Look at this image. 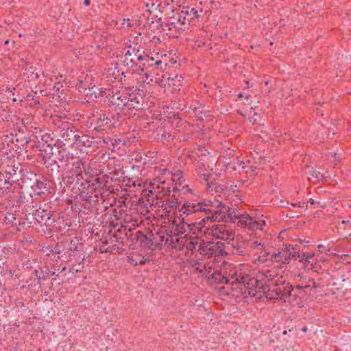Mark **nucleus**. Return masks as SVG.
Returning <instances> with one entry per match:
<instances>
[{"label":"nucleus","mask_w":351,"mask_h":351,"mask_svg":"<svg viewBox=\"0 0 351 351\" xmlns=\"http://www.w3.org/2000/svg\"><path fill=\"white\" fill-rule=\"evenodd\" d=\"M202 231H204L208 237L217 239L230 241L234 238V232L232 230L227 228L223 224H213Z\"/></svg>","instance_id":"nucleus-7"},{"label":"nucleus","mask_w":351,"mask_h":351,"mask_svg":"<svg viewBox=\"0 0 351 351\" xmlns=\"http://www.w3.org/2000/svg\"><path fill=\"white\" fill-rule=\"evenodd\" d=\"M317 247L318 248H322V247H324V245H323L322 244H319V245H317Z\"/></svg>","instance_id":"nucleus-39"},{"label":"nucleus","mask_w":351,"mask_h":351,"mask_svg":"<svg viewBox=\"0 0 351 351\" xmlns=\"http://www.w3.org/2000/svg\"><path fill=\"white\" fill-rule=\"evenodd\" d=\"M5 171L10 176H12L16 174V170L13 167H8V169L5 170Z\"/></svg>","instance_id":"nucleus-29"},{"label":"nucleus","mask_w":351,"mask_h":351,"mask_svg":"<svg viewBox=\"0 0 351 351\" xmlns=\"http://www.w3.org/2000/svg\"><path fill=\"white\" fill-rule=\"evenodd\" d=\"M232 189V186L230 187V189H226V191L224 192V196H226V198L230 199L232 197L233 195L237 196L236 193L238 191V190H233L232 193H230V190Z\"/></svg>","instance_id":"nucleus-25"},{"label":"nucleus","mask_w":351,"mask_h":351,"mask_svg":"<svg viewBox=\"0 0 351 351\" xmlns=\"http://www.w3.org/2000/svg\"><path fill=\"white\" fill-rule=\"evenodd\" d=\"M220 274L222 276L221 282L226 284H232V295L241 296L247 298L248 296L255 298L256 300L280 299L292 305H300L301 299L304 296L305 289L308 286H297L291 289L289 287L275 288L271 290L269 284L277 285L278 280L275 279L278 274L274 270H263L259 272L258 278H248L244 275L241 269L228 263H223Z\"/></svg>","instance_id":"nucleus-2"},{"label":"nucleus","mask_w":351,"mask_h":351,"mask_svg":"<svg viewBox=\"0 0 351 351\" xmlns=\"http://www.w3.org/2000/svg\"><path fill=\"white\" fill-rule=\"evenodd\" d=\"M239 167H241L242 169L248 168L247 166L244 165V162L243 161L239 162Z\"/></svg>","instance_id":"nucleus-34"},{"label":"nucleus","mask_w":351,"mask_h":351,"mask_svg":"<svg viewBox=\"0 0 351 351\" xmlns=\"http://www.w3.org/2000/svg\"><path fill=\"white\" fill-rule=\"evenodd\" d=\"M315 257V254L313 252H302L298 255L300 262L308 269H313L314 265L318 263V260Z\"/></svg>","instance_id":"nucleus-13"},{"label":"nucleus","mask_w":351,"mask_h":351,"mask_svg":"<svg viewBox=\"0 0 351 351\" xmlns=\"http://www.w3.org/2000/svg\"><path fill=\"white\" fill-rule=\"evenodd\" d=\"M10 185L6 180L0 179V195L10 190Z\"/></svg>","instance_id":"nucleus-22"},{"label":"nucleus","mask_w":351,"mask_h":351,"mask_svg":"<svg viewBox=\"0 0 351 351\" xmlns=\"http://www.w3.org/2000/svg\"><path fill=\"white\" fill-rule=\"evenodd\" d=\"M82 164L80 162H76L73 164L72 167L69 169L64 174V178H68L71 183L75 180L79 181L82 178Z\"/></svg>","instance_id":"nucleus-11"},{"label":"nucleus","mask_w":351,"mask_h":351,"mask_svg":"<svg viewBox=\"0 0 351 351\" xmlns=\"http://www.w3.org/2000/svg\"><path fill=\"white\" fill-rule=\"evenodd\" d=\"M189 264L193 267V269L195 271H198L199 272H208L211 271L212 267L208 263L199 262L196 260L191 259L189 261Z\"/></svg>","instance_id":"nucleus-17"},{"label":"nucleus","mask_w":351,"mask_h":351,"mask_svg":"<svg viewBox=\"0 0 351 351\" xmlns=\"http://www.w3.org/2000/svg\"><path fill=\"white\" fill-rule=\"evenodd\" d=\"M165 180H160L155 179L153 182L142 181L134 183V185H138L142 188L143 192L145 193V195L150 196V195H155L158 198V193H160L159 189L160 185L165 183Z\"/></svg>","instance_id":"nucleus-10"},{"label":"nucleus","mask_w":351,"mask_h":351,"mask_svg":"<svg viewBox=\"0 0 351 351\" xmlns=\"http://www.w3.org/2000/svg\"><path fill=\"white\" fill-rule=\"evenodd\" d=\"M149 56L144 51L135 49L131 47L120 57L121 64L128 69L138 67L143 75L148 80L149 75L155 71L156 68L162 64L159 59Z\"/></svg>","instance_id":"nucleus-3"},{"label":"nucleus","mask_w":351,"mask_h":351,"mask_svg":"<svg viewBox=\"0 0 351 351\" xmlns=\"http://www.w3.org/2000/svg\"><path fill=\"white\" fill-rule=\"evenodd\" d=\"M84 3L85 5H90V1L89 0H84Z\"/></svg>","instance_id":"nucleus-38"},{"label":"nucleus","mask_w":351,"mask_h":351,"mask_svg":"<svg viewBox=\"0 0 351 351\" xmlns=\"http://www.w3.org/2000/svg\"><path fill=\"white\" fill-rule=\"evenodd\" d=\"M40 76V74H39L38 73H32V75H31V80H34V79H38L39 78Z\"/></svg>","instance_id":"nucleus-31"},{"label":"nucleus","mask_w":351,"mask_h":351,"mask_svg":"<svg viewBox=\"0 0 351 351\" xmlns=\"http://www.w3.org/2000/svg\"><path fill=\"white\" fill-rule=\"evenodd\" d=\"M248 105L250 106V109L251 110H253L254 108H256V105H254L252 104V102H248Z\"/></svg>","instance_id":"nucleus-35"},{"label":"nucleus","mask_w":351,"mask_h":351,"mask_svg":"<svg viewBox=\"0 0 351 351\" xmlns=\"http://www.w3.org/2000/svg\"><path fill=\"white\" fill-rule=\"evenodd\" d=\"M191 12L196 17H199V15L197 14V11L195 10L194 8H192L191 10Z\"/></svg>","instance_id":"nucleus-33"},{"label":"nucleus","mask_w":351,"mask_h":351,"mask_svg":"<svg viewBox=\"0 0 351 351\" xmlns=\"http://www.w3.org/2000/svg\"><path fill=\"white\" fill-rule=\"evenodd\" d=\"M211 207H213V203L209 200L192 203L173 199L162 202L161 216L165 220L167 219L168 221L171 222L176 229L173 235L169 236L165 241L162 239V241H164L165 244L172 245L176 249L185 247L186 250L193 252L198 246L201 254L208 256L215 254L218 243L208 241L201 246L198 239L187 236L186 232L190 229L189 224L184 222V216L206 211L210 214L198 223L197 228H204L206 221H221L226 219V208L222 202H220L217 204V207H220V209L211 210Z\"/></svg>","instance_id":"nucleus-1"},{"label":"nucleus","mask_w":351,"mask_h":351,"mask_svg":"<svg viewBox=\"0 0 351 351\" xmlns=\"http://www.w3.org/2000/svg\"><path fill=\"white\" fill-rule=\"evenodd\" d=\"M182 80V77L181 75H176L175 77H169V79H168L169 85L172 84L173 86H181Z\"/></svg>","instance_id":"nucleus-21"},{"label":"nucleus","mask_w":351,"mask_h":351,"mask_svg":"<svg viewBox=\"0 0 351 351\" xmlns=\"http://www.w3.org/2000/svg\"><path fill=\"white\" fill-rule=\"evenodd\" d=\"M126 24V26L127 27H130V24L128 22V20L127 21H125V20H123V25H125Z\"/></svg>","instance_id":"nucleus-37"},{"label":"nucleus","mask_w":351,"mask_h":351,"mask_svg":"<svg viewBox=\"0 0 351 351\" xmlns=\"http://www.w3.org/2000/svg\"><path fill=\"white\" fill-rule=\"evenodd\" d=\"M185 20L186 14L184 12H181L171 17L168 23L173 27L181 29L185 25Z\"/></svg>","instance_id":"nucleus-14"},{"label":"nucleus","mask_w":351,"mask_h":351,"mask_svg":"<svg viewBox=\"0 0 351 351\" xmlns=\"http://www.w3.org/2000/svg\"><path fill=\"white\" fill-rule=\"evenodd\" d=\"M137 261L138 262V264H140V265H145L147 262L146 258H145L144 257H140V256H137Z\"/></svg>","instance_id":"nucleus-30"},{"label":"nucleus","mask_w":351,"mask_h":351,"mask_svg":"<svg viewBox=\"0 0 351 351\" xmlns=\"http://www.w3.org/2000/svg\"><path fill=\"white\" fill-rule=\"evenodd\" d=\"M295 254L296 250L295 247L289 245L286 246L285 249L278 253H274L271 255L268 254L267 258L265 255L258 256L255 261L258 266L264 265L268 259H270L271 261L281 263L282 264L285 265L289 263L290 260L295 255Z\"/></svg>","instance_id":"nucleus-6"},{"label":"nucleus","mask_w":351,"mask_h":351,"mask_svg":"<svg viewBox=\"0 0 351 351\" xmlns=\"http://www.w3.org/2000/svg\"><path fill=\"white\" fill-rule=\"evenodd\" d=\"M105 95L109 97L111 104L121 108L124 113H132L133 110L142 109L144 99L139 93H129L126 90L121 91L112 88L104 91Z\"/></svg>","instance_id":"nucleus-4"},{"label":"nucleus","mask_w":351,"mask_h":351,"mask_svg":"<svg viewBox=\"0 0 351 351\" xmlns=\"http://www.w3.org/2000/svg\"><path fill=\"white\" fill-rule=\"evenodd\" d=\"M179 190H180V189H179L177 186H176V187H174V188H173V191H179Z\"/></svg>","instance_id":"nucleus-42"},{"label":"nucleus","mask_w":351,"mask_h":351,"mask_svg":"<svg viewBox=\"0 0 351 351\" xmlns=\"http://www.w3.org/2000/svg\"><path fill=\"white\" fill-rule=\"evenodd\" d=\"M269 81H265V85H268V84H269Z\"/></svg>","instance_id":"nucleus-44"},{"label":"nucleus","mask_w":351,"mask_h":351,"mask_svg":"<svg viewBox=\"0 0 351 351\" xmlns=\"http://www.w3.org/2000/svg\"><path fill=\"white\" fill-rule=\"evenodd\" d=\"M307 203L310 204L311 205H315V202L313 199H310Z\"/></svg>","instance_id":"nucleus-36"},{"label":"nucleus","mask_w":351,"mask_h":351,"mask_svg":"<svg viewBox=\"0 0 351 351\" xmlns=\"http://www.w3.org/2000/svg\"><path fill=\"white\" fill-rule=\"evenodd\" d=\"M34 194L40 195L43 193V189L45 188V184L43 180L36 178L31 186Z\"/></svg>","instance_id":"nucleus-18"},{"label":"nucleus","mask_w":351,"mask_h":351,"mask_svg":"<svg viewBox=\"0 0 351 351\" xmlns=\"http://www.w3.org/2000/svg\"><path fill=\"white\" fill-rule=\"evenodd\" d=\"M238 97H243V95L242 93H239V94L238 95Z\"/></svg>","instance_id":"nucleus-41"},{"label":"nucleus","mask_w":351,"mask_h":351,"mask_svg":"<svg viewBox=\"0 0 351 351\" xmlns=\"http://www.w3.org/2000/svg\"><path fill=\"white\" fill-rule=\"evenodd\" d=\"M21 206V204L13 205L8 208V210L4 217L5 223L16 224V222H15V221L18 218H20L23 215V213L19 210V208H20Z\"/></svg>","instance_id":"nucleus-12"},{"label":"nucleus","mask_w":351,"mask_h":351,"mask_svg":"<svg viewBox=\"0 0 351 351\" xmlns=\"http://www.w3.org/2000/svg\"><path fill=\"white\" fill-rule=\"evenodd\" d=\"M234 223H237L241 227H247L250 230H255L256 222L246 213H241L237 211H232L228 214Z\"/></svg>","instance_id":"nucleus-9"},{"label":"nucleus","mask_w":351,"mask_h":351,"mask_svg":"<svg viewBox=\"0 0 351 351\" xmlns=\"http://www.w3.org/2000/svg\"><path fill=\"white\" fill-rule=\"evenodd\" d=\"M167 172V169H164V173L165 174Z\"/></svg>","instance_id":"nucleus-47"},{"label":"nucleus","mask_w":351,"mask_h":351,"mask_svg":"<svg viewBox=\"0 0 351 351\" xmlns=\"http://www.w3.org/2000/svg\"><path fill=\"white\" fill-rule=\"evenodd\" d=\"M252 167H253V166H250V167H249V168H250V169H252V171H253Z\"/></svg>","instance_id":"nucleus-48"},{"label":"nucleus","mask_w":351,"mask_h":351,"mask_svg":"<svg viewBox=\"0 0 351 351\" xmlns=\"http://www.w3.org/2000/svg\"><path fill=\"white\" fill-rule=\"evenodd\" d=\"M35 219L40 223H47L51 219V214L49 210L39 208L34 213Z\"/></svg>","instance_id":"nucleus-15"},{"label":"nucleus","mask_w":351,"mask_h":351,"mask_svg":"<svg viewBox=\"0 0 351 351\" xmlns=\"http://www.w3.org/2000/svg\"><path fill=\"white\" fill-rule=\"evenodd\" d=\"M61 138L64 143H70L75 145L76 148H80L81 145H86L88 138L86 136H77L75 132L69 128L64 129L61 131Z\"/></svg>","instance_id":"nucleus-8"},{"label":"nucleus","mask_w":351,"mask_h":351,"mask_svg":"<svg viewBox=\"0 0 351 351\" xmlns=\"http://www.w3.org/2000/svg\"><path fill=\"white\" fill-rule=\"evenodd\" d=\"M41 75L46 78L44 81L45 85H51V82L53 81V76H49V74L47 71H43L41 73ZM54 77H56V75H53Z\"/></svg>","instance_id":"nucleus-23"},{"label":"nucleus","mask_w":351,"mask_h":351,"mask_svg":"<svg viewBox=\"0 0 351 351\" xmlns=\"http://www.w3.org/2000/svg\"><path fill=\"white\" fill-rule=\"evenodd\" d=\"M40 136L41 137L42 140V144L40 146L44 147L45 145H47V147L50 149V150H52V147L51 145L53 139L51 138L50 134L45 133V134H40Z\"/></svg>","instance_id":"nucleus-19"},{"label":"nucleus","mask_w":351,"mask_h":351,"mask_svg":"<svg viewBox=\"0 0 351 351\" xmlns=\"http://www.w3.org/2000/svg\"><path fill=\"white\" fill-rule=\"evenodd\" d=\"M250 122L254 123L256 122V119H250Z\"/></svg>","instance_id":"nucleus-40"},{"label":"nucleus","mask_w":351,"mask_h":351,"mask_svg":"<svg viewBox=\"0 0 351 351\" xmlns=\"http://www.w3.org/2000/svg\"><path fill=\"white\" fill-rule=\"evenodd\" d=\"M217 162L215 158L209 155L201 156L200 160L197 162V172L207 182L208 187H210V184L215 180V176H217V174L213 173V167L216 165Z\"/></svg>","instance_id":"nucleus-5"},{"label":"nucleus","mask_w":351,"mask_h":351,"mask_svg":"<svg viewBox=\"0 0 351 351\" xmlns=\"http://www.w3.org/2000/svg\"><path fill=\"white\" fill-rule=\"evenodd\" d=\"M54 274H55V272H54V271H53V272L51 273V275H54Z\"/></svg>","instance_id":"nucleus-51"},{"label":"nucleus","mask_w":351,"mask_h":351,"mask_svg":"<svg viewBox=\"0 0 351 351\" xmlns=\"http://www.w3.org/2000/svg\"><path fill=\"white\" fill-rule=\"evenodd\" d=\"M128 258H129V262L131 265H136L138 264V262L137 261V256H131V257H128Z\"/></svg>","instance_id":"nucleus-28"},{"label":"nucleus","mask_w":351,"mask_h":351,"mask_svg":"<svg viewBox=\"0 0 351 351\" xmlns=\"http://www.w3.org/2000/svg\"><path fill=\"white\" fill-rule=\"evenodd\" d=\"M38 143H40L38 147H40V145L42 144V142L40 143V141H38ZM41 147H43L41 146Z\"/></svg>","instance_id":"nucleus-46"},{"label":"nucleus","mask_w":351,"mask_h":351,"mask_svg":"<svg viewBox=\"0 0 351 351\" xmlns=\"http://www.w3.org/2000/svg\"><path fill=\"white\" fill-rule=\"evenodd\" d=\"M62 87V84L60 82H58L54 84L53 88L58 91Z\"/></svg>","instance_id":"nucleus-32"},{"label":"nucleus","mask_w":351,"mask_h":351,"mask_svg":"<svg viewBox=\"0 0 351 351\" xmlns=\"http://www.w3.org/2000/svg\"><path fill=\"white\" fill-rule=\"evenodd\" d=\"M306 330H307V328H302V330H303V331H304V332H305V331H306Z\"/></svg>","instance_id":"nucleus-45"},{"label":"nucleus","mask_w":351,"mask_h":351,"mask_svg":"<svg viewBox=\"0 0 351 351\" xmlns=\"http://www.w3.org/2000/svg\"><path fill=\"white\" fill-rule=\"evenodd\" d=\"M254 221L256 222L255 229H258V227L262 228L266 224L265 220L263 219H259L258 221L254 220Z\"/></svg>","instance_id":"nucleus-27"},{"label":"nucleus","mask_w":351,"mask_h":351,"mask_svg":"<svg viewBox=\"0 0 351 351\" xmlns=\"http://www.w3.org/2000/svg\"><path fill=\"white\" fill-rule=\"evenodd\" d=\"M292 206H296V204H293Z\"/></svg>","instance_id":"nucleus-50"},{"label":"nucleus","mask_w":351,"mask_h":351,"mask_svg":"<svg viewBox=\"0 0 351 351\" xmlns=\"http://www.w3.org/2000/svg\"><path fill=\"white\" fill-rule=\"evenodd\" d=\"M250 245V247L254 249L262 250L263 248V245L261 243L258 242L257 241L251 242Z\"/></svg>","instance_id":"nucleus-26"},{"label":"nucleus","mask_w":351,"mask_h":351,"mask_svg":"<svg viewBox=\"0 0 351 351\" xmlns=\"http://www.w3.org/2000/svg\"><path fill=\"white\" fill-rule=\"evenodd\" d=\"M171 181L175 182L176 184H181L184 181L182 173L180 171H176L173 173H171Z\"/></svg>","instance_id":"nucleus-20"},{"label":"nucleus","mask_w":351,"mask_h":351,"mask_svg":"<svg viewBox=\"0 0 351 351\" xmlns=\"http://www.w3.org/2000/svg\"><path fill=\"white\" fill-rule=\"evenodd\" d=\"M249 97H250V95H247L245 96V98H246V99H247V101H248Z\"/></svg>","instance_id":"nucleus-43"},{"label":"nucleus","mask_w":351,"mask_h":351,"mask_svg":"<svg viewBox=\"0 0 351 351\" xmlns=\"http://www.w3.org/2000/svg\"><path fill=\"white\" fill-rule=\"evenodd\" d=\"M99 178L95 177L93 178L91 180L88 181L89 186H90L93 189H97L101 186V184L99 182Z\"/></svg>","instance_id":"nucleus-24"},{"label":"nucleus","mask_w":351,"mask_h":351,"mask_svg":"<svg viewBox=\"0 0 351 351\" xmlns=\"http://www.w3.org/2000/svg\"><path fill=\"white\" fill-rule=\"evenodd\" d=\"M77 87L80 92H84L86 89L93 88L95 87V84L93 82L92 77L86 75L84 79L83 77L80 78Z\"/></svg>","instance_id":"nucleus-16"},{"label":"nucleus","mask_w":351,"mask_h":351,"mask_svg":"<svg viewBox=\"0 0 351 351\" xmlns=\"http://www.w3.org/2000/svg\"><path fill=\"white\" fill-rule=\"evenodd\" d=\"M8 40H5V44H8Z\"/></svg>","instance_id":"nucleus-49"}]
</instances>
